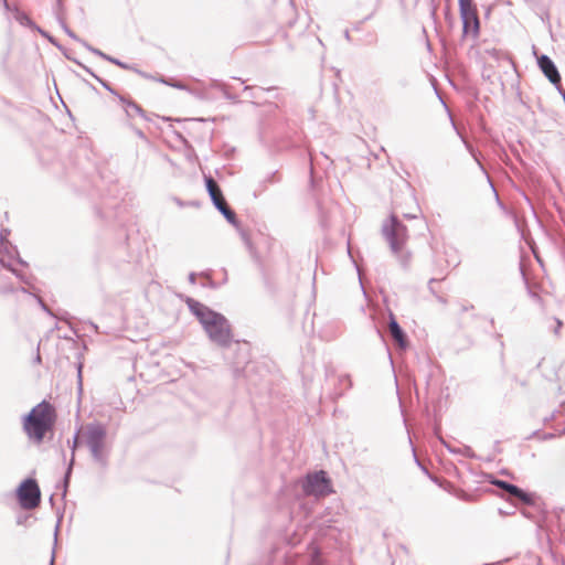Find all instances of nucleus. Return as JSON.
I'll return each mask as SVG.
<instances>
[{
    "mask_svg": "<svg viewBox=\"0 0 565 565\" xmlns=\"http://www.w3.org/2000/svg\"><path fill=\"white\" fill-rule=\"evenodd\" d=\"M185 303L189 311L198 319L212 343L221 349L232 348L234 340L232 326L223 313L192 297H186Z\"/></svg>",
    "mask_w": 565,
    "mask_h": 565,
    "instance_id": "f257e3e1",
    "label": "nucleus"
},
{
    "mask_svg": "<svg viewBox=\"0 0 565 565\" xmlns=\"http://www.w3.org/2000/svg\"><path fill=\"white\" fill-rule=\"evenodd\" d=\"M333 492L332 479L326 470L306 473L292 488L300 512L308 519L316 502Z\"/></svg>",
    "mask_w": 565,
    "mask_h": 565,
    "instance_id": "f03ea898",
    "label": "nucleus"
},
{
    "mask_svg": "<svg viewBox=\"0 0 565 565\" xmlns=\"http://www.w3.org/2000/svg\"><path fill=\"white\" fill-rule=\"evenodd\" d=\"M56 419L55 406L43 399L22 415V430L32 444L39 446L44 443L46 434L53 431Z\"/></svg>",
    "mask_w": 565,
    "mask_h": 565,
    "instance_id": "7ed1b4c3",
    "label": "nucleus"
},
{
    "mask_svg": "<svg viewBox=\"0 0 565 565\" xmlns=\"http://www.w3.org/2000/svg\"><path fill=\"white\" fill-rule=\"evenodd\" d=\"M382 235L388 244L391 252L397 257L403 270H409L412 254L411 252H404L408 239V228L395 213H391L384 220Z\"/></svg>",
    "mask_w": 565,
    "mask_h": 565,
    "instance_id": "20e7f679",
    "label": "nucleus"
},
{
    "mask_svg": "<svg viewBox=\"0 0 565 565\" xmlns=\"http://www.w3.org/2000/svg\"><path fill=\"white\" fill-rule=\"evenodd\" d=\"M106 440L107 429L103 423L94 420L85 425L82 443L88 448L94 462L102 469L108 467L109 449Z\"/></svg>",
    "mask_w": 565,
    "mask_h": 565,
    "instance_id": "39448f33",
    "label": "nucleus"
},
{
    "mask_svg": "<svg viewBox=\"0 0 565 565\" xmlns=\"http://www.w3.org/2000/svg\"><path fill=\"white\" fill-rule=\"evenodd\" d=\"M225 360L232 365L235 379L247 377L254 369L250 361V344L245 340H233L231 349H224Z\"/></svg>",
    "mask_w": 565,
    "mask_h": 565,
    "instance_id": "423d86ee",
    "label": "nucleus"
},
{
    "mask_svg": "<svg viewBox=\"0 0 565 565\" xmlns=\"http://www.w3.org/2000/svg\"><path fill=\"white\" fill-rule=\"evenodd\" d=\"M14 495L22 509H33L41 502V489L33 477L24 478L15 488Z\"/></svg>",
    "mask_w": 565,
    "mask_h": 565,
    "instance_id": "0eeeda50",
    "label": "nucleus"
},
{
    "mask_svg": "<svg viewBox=\"0 0 565 565\" xmlns=\"http://www.w3.org/2000/svg\"><path fill=\"white\" fill-rule=\"evenodd\" d=\"M489 482L498 488L505 490L511 497L519 499L523 503L539 509V495L535 492L522 489L505 480L489 476Z\"/></svg>",
    "mask_w": 565,
    "mask_h": 565,
    "instance_id": "6e6552de",
    "label": "nucleus"
},
{
    "mask_svg": "<svg viewBox=\"0 0 565 565\" xmlns=\"http://www.w3.org/2000/svg\"><path fill=\"white\" fill-rule=\"evenodd\" d=\"M338 522L339 520L335 519V514H333L332 510L328 508L321 516L313 520V525L318 529V533L321 536L338 541L339 537L334 532H338L339 535L342 534L335 525ZM340 541H342V537H340Z\"/></svg>",
    "mask_w": 565,
    "mask_h": 565,
    "instance_id": "1a4fd4ad",
    "label": "nucleus"
},
{
    "mask_svg": "<svg viewBox=\"0 0 565 565\" xmlns=\"http://www.w3.org/2000/svg\"><path fill=\"white\" fill-rule=\"evenodd\" d=\"M459 15L462 24V35L471 36L472 39H478L481 31V23L478 15V8H468L465 10H459Z\"/></svg>",
    "mask_w": 565,
    "mask_h": 565,
    "instance_id": "9d476101",
    "label": "nucleus"
},
{
    "mask_svg": "<svg viewBox=\"0 0 565 565\" xmlns=\"http://www.w3.org/2000/svg\"><path fill=\"white\" fill-rule=\"evenodd\" d=\"M536 63L548 82L558 90L562 86V76L554 61L546 54L536 55Z\"/></svg>",
    "mask_w": 565,
    "mask_h": 565,
    "instance_id": "9b49d317",
    "label": "nucleus"
},
{
    "mask_svg": "<svg viewBox=\"0 0 565 565\" xmlns=\"http://www.w3.org/2000/svg\"><path fill=\"white\" fill-rule=\"evenodd\" d=\"M388 318H390V330L392 333V337L397 342L398 347L402 350H406L409 347L408 335L406 331L401 327L398 323L395 315L392 312V310L388 309Z\"/></svg>",
    "mask_w": 565,
    "mask_h": 565,
    "instance_id": "f8f14e48",
    "label": "nucleus"
},
{
    "mask_svg": "<svg viewBox=\"0 0 565 565\" xmlns=\"http://www.w3.org/2000/svg\"><path fill=\"white\" fill-rule=\"evenodd\" d=\"M3 7L7 11H11L13 13L14 19L23 26L29 28L32 31H36L39 33V29H42L39 26L26 12L19 9L15 6H11L7 0H3Z\"/></svg>",
    "mask_w": 565,
    "mask_h": 565,
    "instance_id": "ddd939ff",
    "label": "nucleus"
},
{
    "mask_svg": "<svg viewBox=\"0 0 565 565\" xmlns=\"http://www.w3.org/2000/svg\"><path fill=\"white\" fill-rule=\"evenodd\" d=\"M118 100L122 105L127 117L131 118L136 114L147 121L151 120L150 117L148 116L147 111L139 104H137L131 97L125 96V95L118 96Z\"/></svg>",
    "mask_w": 565,
    "mask_h": 565,
    "instance_id": "4468645a",
    "label": "nucleus"
},
{
    "mask_svg": "<svg viewBox=\"0 0 565 565\" xmlns=\"http://www.w3.org/2000/svg\"><path fill=\"white\" fill-rule=\"evenodd\" d=\"M244 93L247 95L248 98L254 99L253 104L258 105L262 103H268L265 98L266 94H271L277 90L276 86H270L267 88L258 87V86H245Z\"/></svg>",
    "mask_w": 565,
    "mask_h": 565,
    "instance_id": "2eb2a0df",
    "label": "nucleus"
},
{
    "mask_svg": "<svg viewBox=\"0 0 565 565\" xmlns=\"http://www.w3.org/2000/svg\"><path fill=\"white\" fill-rule=\"evenodd\" d=\"M290 552L281 547L273 546L269 553V559L265 565H295L289 558Z\"/></svg>",
    "mask_w": 565,
    "mask_h": 565,
    "instance_id": "dca6fc26",
    "label": "nucleus"
},
{
    "mask_svg": "<svg viewBox=\"0 0 565 565\" xmlns=\"http://www.w3.org/2000/svg\"><path fill=\"white\" fill-rule=\"evenodd\" d=\"M39 34L44 38L45 40H47L52 45H54L64 56L65 58H67L68 61H72L73 63L75 64H79V61L74 57L70 51L64 47L60 42L58 40L53 36L49 31L44 30V29H39Z\"/></svg>",
    "mask_w": 565,
    "mask_h": 565,
    "instance_id": "f3484780",
    "label": "nucleus"
},
{
    "mask_svg": "<svg viewBox=\"0 0 565 565\" xmlns=\"http://www.w3.org/2000/svg\"><path fill=\"white\" fill-rule=\"evenodd\" d=\"M75 463V456H71L70 462L65 469L64 476L61 481L57 482L56 488L62 490V499L64 500L66 498L68 487L71 483V478L73 473V467Z\"/></svg>",
    "mask_w": 565,
    "mask_h": 565,
    "instance_id": "a211bd4d",
    "label": "nucleus"
},
{
    "mask_svg": "<svg viewBox=\"0 0 565 565\" xmlns=\"http://www.w3.org/2000/svg\"><path fill=\"white\" fill-rule=\"evenodd\" d=\"M215 209L223 215V217L232 226H234L235 228H238L239 220H238L236 213L234 212V210H232L230 206H227L225 200L222 203H217Z\"/></svg>",
    "mask_w": 565,
    "mask_h": 565,
    "instance_id": "6ab92c4d",
    "label": "nucleus"
},
{
    "mask_svg": "<svg viewBox=\"0 0 565 565\" xmlns=\"http://www.w3.org/2000/svg\"><path fill=\"white\" fill-rule=\"evenodd\" d=\"M317 158L310 152L309 153V183L311 189H317L319 183L321 182V175L318 173L317 168Z\"/></svg>",
    "mask_w": 565,
    "mask_h": 565,
    "instance_id": "aec40b11",
    "label": "nucleus"
},
{
    "mask_svg": "<svg viewBox=\"0 0 565 565\" xmlns=\"http://www.w3.org/2000/svg\"><path fill=\"white\" fill-rule=\"evenodd\" d=\"M211 86L216 88V89L222 90L223 96H224L225 99L234 102V103L238 102L237 96L230 92V86L226 83H224L223 81L214 79V81H212Z\"/></svg>",
    "mask_w": 565,
    "mask_h": 565,
    "instance_id": "412c9836",
    "label": "nucleus"
},
{
    "mask_svg": "<svg viewBox=\"0 0 565 565\" xmlns=\"http://www.w3.org/2000/svg\"><path fill=\"white\" fill-rule=\"evenodd\" d=\"M86 350H87V347H86V344L83 343L82 350L76 353L77 384H78L79 392L82 391V381H83L82 374H83V367H84V363H83L82 359H83V354H84L83 352Z\"/></svg>",
    "mask_w": 565,
    "mask_h": 565,
    "instance_id": "4be33fe9",
    "label": "nucleus"
},
{
    "mask_svg": "<svg viewBox=\"0 0 565 565\" xmlns=\"http://www.w3.org/2000/svg\"><path fill=\"white\" fill-rule=\"evenodd\" d=\"M10 234L11 231L8 227H2L0 231V250H2L4 254H7L8 250H10V245H13L9 241Z\"/></svg>",
    "mask_w": 565,
    "mask_h": 565,
    "instance_id": "5701e85b",
    "label": "nucleus"
},
{
    "mask_svg": "<svg viewBox=\"0 0 565 565\" xmlns=\"http://www.w3.org/2000/svg\"><path fill=\"white\" fill-rule=\"evenodd\" d=\"M6 255L9 259L14 260L20 266L29 267V263L20 256L19 249L15 245H10V250H8Z\"/></svg>",
    "mask_w": 565,
    "mask_h": 565,
    "instance_id": "b1692460",
    "label": "nucleus"
},
{
    "mask_svg": "<svg viewBox=\"0 0 565 565\" xmlns=\"http://www.w3.org/2000/svg\"><path fill=\"white\" fill-rule=\"evenodd\" d=\"M113 64L122 70L134 71V72L140 74L141 76L147 77V75L143 72L139 71L135 65L128 64L117 57L114 58Z\"/></svg>",
    "mask_w": 565,
    "mask_h": 565,
    "instance_id": "393cba45",
    "label": "nucleus"
},
{
    "mask_svg": "<svg viewBox=\"0 0 565 565\" xmlns=\"http://www.w3.org/2000/svg\"><path fill=\"white\" fill-rule=\"evenodd\" d=\"M204 184H205V189H206V192L210 194L214 193L215 191H218V193L221 194V189L220 186L217 185V183L214 181V179L211 177V175H204Z\"/></svg>",
    "mask_w": 565,
    "mask_h": 565,
    "instance_id": "a878e982",
    "label": "nucleus"
},
{
    "mask_svg": "<svg viewBox=\"0 0 565 565\" xmlns=\"http://www.w3.org/2000/svg\"><path fill=\"white\" fill-rule=\"evenodd\" d=\"M338 382H339V384H340V385H342V384H344V383H345V387H344V388H342L340 392H338V393H337V398H338V397H341V396L344 394V392H345L347 390H349V388H351V387H352V381H351V377H350V375H349V374L340 375V376L338 377Z\"/></svg>",
    "mask_w": 565,
    "mask_h": 565,
    "instance_id": "bb28decb",
    "label": "nucleus"
},
{
    "mask_svg": "<svg viewBox=\"0 0 565 565\" xmlns=\"http://www.w3.org/2000/svg\"><path fill=\"white\" fill-rule=\"evenodd\" d=\"M54 14H55V18L56 20L58 21L60 19H65V4H64V0H55V6H54Z\"/></svg>",
    "mask_w": 565,
    "mask_h": 565,
    "instance_id": "cd10ccee",
    "label": "nucleus"
},
{
    "mask_svg": "<svg viewBox=\"0 0 565 565\" xmlns=\"http://www.w3.org/2000/svg\"><path fill=\"white\" fill-rule=\"evenodd\" d=\"M95 81H96V82H98V83L103 86V88H105V89H106L108 93H110L113 96H115V97H117V98H118V96H121V95H120V94H119V93H118V92H117V90L111 86V84H110L108 81L104 79L103 77H100V76H96V79H95Z\"/></svg>",
    "mask_w": 565,
    "mask_h": 565,
    "instance_id": "c85d7f7f",
    "label": "nucleus"
},
{
    "mask_svg": "<svg viewBox=\"0 0 565 565\" xmlns=\"http://www.w3.org/2000/svg\"><path fill=\"white\" fill-rule=\"evenodd\" d=\"M301 542V535L299 534L298 531H295L292 533V535H287L285 537V543L287 546L289 547H294L296 546L297 544H299Z\"/></svg>",
    "mask_w": 565,
    "mask_h": 565,
    "instance_id": "c756f323",
    "label": "nucleus"
},
{
    "mask_svg": "<svg viewBox=\"0 0 565 565\" xmlns=\"http://www.w3.org/2000/svg\"><path fill=\"white\" fill-rule=\"evenodd\" d=\"M57 22L63 29V31L67 34V36H70L74 41H79V36L72 29H70V26L66 24L65 19H60Z\"/></svg>",
    "mask_w": 565,
    "mask_h": 565,
    "instance_id": "7c9ffc66",
    "label": "nucleus"
},
{
    "mask_svg": "<svg viewBox=\"0 0 565 565\" xmlns=\"http://www.w3.org/2000/svg\"><path fill=\"white\" fill-rule=\"evenodd\" d=\"M492 338L499 343L500 345V361L501 363H504V342H503V337L501 333L499 332H494V333H491Z\"/></svg>",
    "mask_w": 565,
    "mask_h": 565,
    "instance_id": "2f4dec72",
    "label": "nucleus"
},
{
    "mask_svg": "<svg viewBox=\"0 0 565 565\" xmlns=\"http://www.w3.org/2000/svg\"><path fill=\"white\" fill-rule=\"evenodd\" d=\"M431 430H433V435L439 440H444L443 437H441V425L440 423L435 418L433 424H431Z\"/></svg>",
    "mask_w": 565,
    "mask_h": 565,
    "instance_id": "473e14b6",
    "label": "nucleus"
},
{
    "mask_svg": "<svg viewBox=\"0 0 565 565\" xmlns=\"http://www.w3.org/2000/svg\"><path fill=\"white\" fill-rule=\"evenodd\" d=\"M281 178H280V174L278 171H274L271 172L270 174H268L266 177V179L264 180L265 183H269V184H275V183H278L280 182Z\"/></svg>",
    "mask_w": 565,
    "mask_h": 565,
    "instance_id": "72a5a7b5",
    "label": "nucleus"
},
{
    "mask_svg": "<svg viewBox=\"0 0 565 565\" xmlns=\"http://www.w3.org/2000/svg\"><path fill=\"white\" fill-rule=\"evenodd\" d=\"M484 53L488 54L489 56H491L492 58H494L495 61H500L503 55L502 51L498 50L495 47L486 49Z\"/></svg>",
    "mask_w": 565,
    "mask_h": 565,
    "instance_id": "f704fd0d",
    "label": "nucleus"
},
{
    "mask_svg": "<svg viewBox=\"0 0 565 565\" xmlns=\"http://www.w3.org/2000/svg\"><path fill=\"white\" fill-rule=\"evenodd\" d=\"M477 7V3L475 0H458V9L465 10L468 8H475Z\"/></svg>",
    "mask_w": 565,
    "mask_h": 565,
    "instance_id": "c9c22d12",
    "label": "nucleus"
},
{
    "mask_svg": "<svg viewBox=\"0 0 565 565\" xmlns=\"http://www.w3.org/2000/svg\"><path fill=\"white\" fill-rule=\"evenodd\" d=\"M77 434H78V430L74 434L73 438L72 439H68L67 440V445L68 447L71 448L72 450V455L74 454L75 455V449L78 447V445L81 444V441H78L77 439Z\"/></svg>",
    "mask_w": 565,
    "mask_h": 565,
    "instance_id": "e433bc0d",
    "label": "nucleus"
},
{
    "mask_svg": "<svg viewBox=\"0 0 565 565\" xmlns=\"http://www.w3.org/2000/svg\"><path fill=\"white\" fill-rule=\"evenodd\" d=\"M209 196H210L214 207H216L217 203H222L225 200L223 196V193L221 192V194H220L218 191H215L214 193L210 194Z\"/></svg>",
    "mask_w": 565,
    "mask_h": 565,
    "instance_id": "4c0bfd02",
    "label": "nucleus"
},
{
    "mask_svg": "<svg viewBox=\"0 0 565 565\" xmlns=\"http://www.w3.org/2000/svg\"><path fill=\"white\" fill-rule=\"evenodd\" d=\"M239 236L242 237V239L244 241V243L247 245V246H250L252 243H250V238H249V235L248 233L241 226V224L238 225V228H236Z\"/></svg>",
    "mask_w": 565,
    "mask_h": 565,
    "instance_id": "58836bf2",
    "label": "nucleus"
},
{
    "mask_svg": "<svg viewBox=\"0 0 565 565\" xmlns=\"http://www.w3.org/2000/svg\"><path fill=\"white\" fill-rule=\"evenodd\" d=\"M6 256H0V265L6 268L7 270H9L10 273H12L15 268L13 267L12 263L10 260H7L6 259Z\"/></svg>",
    "mask_w": 565,
    "mask_h": 565,
    "instance_id": "ea45409f",
    "label": "nucleus"
},
{
    "mask_svg": "<svg viewBox=\"0 0 565 565\" xmlns=\"http://www.w3.org/2000/svg\"><path fill=\"white\" fill-rule=\"evenodd\" d=\"M533 435L542 440H551L555 437L553 433H541L540 430L534 431Z\"/></svg>",
    "mask_w": 565,
    "mask_h": 565,
    "instance_id": "a19ab883",
    "label": "nucleus"
},
{
    "mask_svg": "<svg viewBox=\"0 0 565 565\" xmlns=\"http://www.w3.org/2000/svg\"><path fill=\"white\" fill-rule=\"evenodd\" d=\"M31 516V514H19L17 518V524L26 525Z\"/></svg>",
    "mask_w": 565,
    "mask_h": 565,
    "instance_id": "79ce46f5",
    "label": "nucleus"
},
{
    "mask_svg": "<svg viewBox=\"0 0 565 565\" xmlns=\"http://www.w3.org/2000/svg\"><path fill=\"white\" fill-rule=\"evenodd\" d=\"M15 288L13 287L12 284L0 287V294L2 295L13 294Z\"/></svg>",
    "mask_w": 565,
    "mask_h": 565,
    "instance_id": "37998d69",
    "label": "nucleus"
},
{
    "mask_svg": "<svg viewBox=\"0 0 565 565\" xmlns=\"http://www.w3.org/2000/svg\"><path fill=\"white\" fill-rule=\"evenodd\" d=\"M81 68H83L88 75H90L94 79H96V76H98L90 67H88L87 65L83 64L81 61H79V64H77Z\"/></svg>",
    "mask_w": 565,
    "mask_h": 565,
    "instance_id": "c03bdc74",
    "label": "nucleus"
},
{
    "mask_svg": "<svg viewBox=\"0 0 565 565\" xmlns=\"http://www.w3.org/2000/svg\"><path fill=\"white\" fill-rule=\"evenodd\" d=\"M12 274H13V275H14V276L20 280V281H22V282H24V284H29L26 276H25L22 271H20V270H18V269H14V270L12 271Z\"/></svg>",
    "mask_w": 565,
    "mask_h": 565,
    "instance_id": "a18cd8bd",
    "label": "nucleus"
},
{
    "mask_svg": "<svg viewBox=\"0 0 565 565\" xmlns=\"http://www.w3.org/2000/svg\"><path fill=\"white\" fill-rule=\"evenodd\" d=\"M308 547L312 550V555L318 556L320 554V547L313 542V539L308 544Z\"/></svg>",
    "mask_w": 565,
    "mask_h": 565,
    "instance_id": "49530a36",
    "label": "nucleus"
},
{
    "mask_svg": "<svg viewBox=\"0 0 565 565\" xmlns=\"http://www.w3.org/2000/svg\"><path fill=\"white\" fill-rule=\"evenodd\" d=\"M408 440H409V445H411V448H412V452H413V457H414L415 463L416 465L422 463L420 460L418 459L417 455H416L415 447H414L412 438L409 436H408Z\"/></svg>",
    "mask_w": 565,
    "mask_h": 565,
    "instance_id": "de8ad7c7",
    "label": "nucleus"
},
{
    "mask_svg": "<svg viewBox=\"0 0 565 565\" xmlns=\"http://www.w3.org/2000/svg\"><path fill=\"white\" fill-rule=\"evenodd\" d=\"M36 301H38V303L40 305V307H41V309L43 311H45L46 313L52 316V312L50 311V309L47 308V306L45 305V302L41 298L36 297Z\"/></svg>",
    "mask_w": 565,
    "mask_h": 565,
    "instance_id": "09e8293b",
    "label": "nucleus"
},
{
    "mask_svg": "<svg viewBox=\"0 0 565 565\" xmlns=\"http://www.w3.org/2000/svg\"><path fill=\"white\" fill-rule=\"evenodd\" d=\"M450 454H458V450L445 440L440 441Z\"/></svg>",
    "mask_w": 565,
    "mask_h": 565,
    "instance_id": "8fccbe9b",
    "label": "nucleus"
},
{
    "mask_svg": "<svg viewBox=\"0 0 565 565\" xmlns=\"http://www.w3.org/2000/svg\"><path fill=\"white\" fill-rule=\"evenodd\" d=\"M439 280L436 279V278H430L429 281H428V289L429 291L433 294V295H436V291H435V288H434V284L438 282Z\"/></svg>",
    "mask_w": 565,
    "mask_h": 565,
    "instance_id": "3c124183",
    "label": "nucleus"
},
{
    "mask_svg": "<svg viewBox=\"0 0 565 565\" xmlns=\"http://www.w3.org/2000/svg\"><path fill=\"white\" fill-rule=\"evenodd\" d=\"M79 44H82L88 52L92 51L94 47L90 43H88L86 40L79 38V41H77Z\"/></svg>",
    "mask_w": 565,
    "mask_h": 565,
    "instance_id": "603ef678",
    "label": "nucleus"
},
{
    "mask_svg": "<svg viewBox=\"0 0 565 565\" xmlns=\"http://www.w3.org/2000/svg\"><path fill=\"white\" fill-rule=\"evenodd\" d=\"M203 287H207L211 289H216L218 287L217 282L213 279H210L207 282L202 284Z\"/></svg>",
    "mask_w": 565,
    "mask_h": 565,
    "instance_id": "864d4df0",
    "label": "nucleus"
},
{
    "mask_svg": "<svg viewBox=\"0 0 565 565\" xmlns=\"http://www.w3.org/2000/svg\"><path fill=\"white\" fill-rule=\"evenodd\" d=\"M185 121H214L215 118H203V117H198V118H186L184 119Z\"/></svg>",
    "mask_w": 565,
    "mask_h": 565,
    "instance_id": "5fc2aeb1",
    "label": "nucleus"
},
{
    "mask_svg": "<svg viewBox=\"0 0 565 565\" xmlns=\"http://www.w3.org/2000/svg\"><path fill=\"white\" fill-rule=\"evenodd\" d=\"M100 58H103L104 61H107V62H109V63H111V64H113V61H114L115 56H111V55H109V54H107V53L103 52V54H102Z\"/></svg>",
    "mask_w": 565,
    "mask_h": 565,
    "instance_id": "6e6d98bb",
    "label": "nucleus"
},
{
    "mask_svg": "<svg viewBox=\"0 0 565 565\" xmlns=\"http://www.w3.org/2000/svg\"><path fill=\"white\" fill-rule=\"evenodd\" d=\"M424 415H425V417L427 418V420H428V422H430V420H431L430 409H429L428 404H425V407H424Z\"/></svg>",
    "mask_w": 565,
    "mask_h": 565,
    "instance_id": "4d7b16f0",
    "label": "nucleus"
},
{
    "mask_svg": "<svg viewBox=\"0 0 565 565\" xmlns=\"http://www.w3.org/2000/svg\"><path fill=\"white\" fill-rule=\"evenodd\" d=\"M188 279H189L190 284H195L196 282V274L194 271H191L188 276Z\"/></svg>",
    "mask_w": 565,
    "mask_h": 565,
    "instance_id": "13d9d810",
    "label": "nucleus"
},
{
    "mask_svg": "<svg viewBox=\"0 0 565 565\" xmlns=\"http://www.w3.org/2000/svg\"><path fill=\"white\" fill-rule=\"evenodd\" d=\"M90 53H93L94 55H96V56L100 57V56H102V54H103V51L94 46V47L92 49Z\"/></svg>",
    "mask_w": 565,
    "mask_h": 565,
    "instance_id": "bf43d9fd",
    "label": "nucleus"
},
{
    "mask_svg": "<svg viewBox=\"0 0 565 565\" xmlns=\"http://www.w3.org/2000/svg\"><path fill=\"white\" fill-rule=\"evenodd\" d=\"M475 159H476V161H477V163H478V166H479L480 170H481V171H482V172L488 177V172H487V170H486L484 166L480 162V160H479V159H477V158H475Z\"/></svg>",
    "mask_w": 565,
    "mask_h": 565,
    "instance_id": "052dcab7",
    "label": "nucleus"
},
{
    "mask_svg": "<svg viewBox=\"0 0 565 565\" xmlns=\"http://www.w3.org/2000/svg\"><path fill=\"white\" fill-rule=\"evenodd\" d=\"M102 218H109L111 215L107 211H98Z\"/></svg>",
    "mask_w": 565,
    "mask_h": 565,
    "instance_id": "680f3d73",
    "label": "nucleus"
},
{
    "mask_svg": "<svg viewBox=\"0 0 565 565\" xmlns=\"http://www.w3.org/2000/svg\"><path fill=\"white\" fill-rule=\"evenodd\" d=\"M529 295L534 299H541L537 294H535L530 287H527Z\"/></svg>",
    "mask_w": 565,
    "mask_h": 565,
    "instance_id": "e2e57ef3",
    "label": "nucleus"
},
{
    "mask_svg": "<svg viewBox=\"0 0 565 565\" xmlns=\"http://www.w3.org/2000/svg\"><path fill=\"white\" fill-rule=\"evenodd\" d=\"M493 448H494L495 452H501L500 441L499 440L494 441Z\"/></svg>",
    "mask_w": 565,
    "mask_h": 565,
    "instance_id": "0e129e2a",
    "label": "nucleus"
},
{
    "mask_svg": "<svg viewBox=\"0 0 565 565\" xmlns=\"http://www.w3.org/2000/svg\"><path fill=\"white\" fill-rule=\"evenodd\" d=\"M500 473L503 475V476H508V477L513 478L511 472L508 469H505V468L501 469Z\"/></svg>",
    "mask_w": 565,
    "mask_h": 565,
    "instance_id": "69168bd1",
    "label": "nucleus"
},
{
    "mask_svg": "<svg viewBox=\"0 0 565 565\" xmlns=\"http://www.w3.org/2000/svg\"><path fill=\"white\" fill-rule=\"evenodd\" d=\"M135 131H136V135H137L139 138H141V139H146V136H145V134H143V131H142V130H140V129H136Z\"/></svg>",
    "mask_w": 565,
    "mask_h": 565,
    "instance_id": "338daca9",
    "label": "nucleus"
},
{
    "mask_svg": "<svg viewBox=\"0 0 565 565\" xmlns=\"http://www.w3.org/2000/svg\"><path fill=\"white\" fill-rule=\"evenodd\" d=\"M557 92H558V94L562 96L563 102H564V104H565V89H564L563 87H559Z\"/></svg>",
    "mask_w": 565,
    "mask_h": 565,
    "instance_id": "774afa93",
    "label": "nucleus"
}]
</instances>
